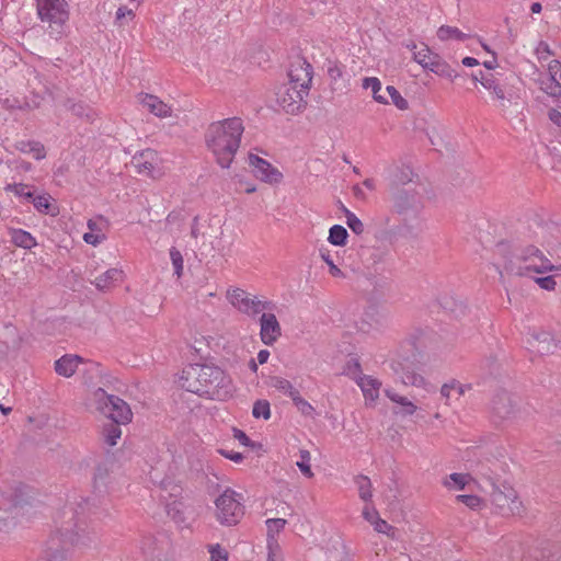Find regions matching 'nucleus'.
Instances as JSON below:
<instances>
[{
    "mask_svg": "<svg viewBox=\"0 0 561 561\" xmlns=\"http://www.w3.org/2000/svg\"><path fill=\"white\" fill-rule=\"evenodd\" d=\"M363 88L370 89L373 92V98L376 102L380 104H388V100L385 95L380 94L381 82L376 77H366L363 79Z\"/></svg>",
    "mask_w": 561,
    "mask_h": 561,
    "instance_id": "c85d7f7f",
    "label": "nucleus"
},
{
    "mask_svg": "<svg viewBox=\"0 0 561 561\" xmlns=\"http://www.w3.org/2000/svg\"><path fill=\"white\" fill-rule=\"evenodd\" d=\"M328 76L332 82H336L343 76V66L337 62H329Z\"/></svg>",
    "mask_w": 561,
    "mask_h": 561,
    "instance_id": "6e6d98bb",
    "label": "nucleus"
},
{
    "mask_svg": "<svg viewBox=\"0 0 561 561\" xmlns=\"http://www.w3.org/2000/svg\"><path fill=\"white\" fill-rule=\"evenodd\" d=\"M83 358L79 355L66 354L55 362L54 368L56 374L65 378H69L77 371Z\"/></svg>",
    "mask_w": 561,
    "mask_h": 561,
    "instance_id": "6ab92c4d",
    "label": "nucleus"
},
{
    "mask_svg": "<svg viewBox=\"0 0 561 561\" xmlns=\"http://www.w3.org/2000/svg\"><path fill=\"white\" fill-rule=\"evenodd\" d=\"M534 279H535L536 284H538V286L545 290H553L557 285L554 276H551V275L535 277Z\"/></svg>",
    "mask_w": 561,
    "mask_h": 561,
    "instance_id": "864d4df0",
    "label": "nucleus"
},
{
    "mask_svg": "<svg viewBox=\"0 0 561 561\" xmlns=\"http://www.w3.org/2000/svg\"><path fill=\"white\" fill-rule=\"evenodd\" d=\"M434 59L430 62L426 70L434 72L439 77H444L450 80H455L461 75L454 69L446 60H444L438 54L433 57Z\"/></svg>",
    "mask_w": 561,
    "mask_h": 561,
    "instance_id": "4be33fe9",
    "label": "nucleus"
},
{
    "mask_svg": "<svg viewBox=\"0 0 561 561\" xmlns=\"http://www.w3.org/2000/svg\"><path fill=\"white\" fill-rule=\"evenodd\" d=\"M375 531L379 534H385L388 537L394 538L396 535V528L391 526L387 520L379 517L377 520H375L373 525Z\"/></svg>",
    "mask_w": 561,
    "mask_h": 561,
    "instance_id": "09e8293b",
    "label": "nucleus"
},
{
    "mask_svg": "<svg viewBox=\"0 0 561 561\" xmlns=\"http://www.w3.org/2000/svg\"><path fill=\"white\" fill-rule=\"evenodd\" d=\"M170 259L174 268V274L180 278L183 273V256L182 253L174 247L170 249Z\"/></svg>",
    "mask_w": 561,
    "mask_h": 561,
    "instance_id": "49530a36",
    "label": "nucleus"
},
{
    "mask_svg": "<svg viewBox=\"0 0 561 561\" xmlns=\"http://www.w3.org/2000/svg\"><path fill=\"white\" fill-rule=\"evenodd\" d=\"M300 461H297V467L299 470L307 477L311 478L313 476L310 467V453L308 450H300Z\"/></svg>",
    "mask_w": 561,
    "mask_h": 561,
    "instance_id": "8fccbe9b",
    "label": "nucleus"
},
{
    "mask_svg": "<svg viewBox=\"0 0 561 561\" xmlns=\"http://www.w3.org/2000/svg\"><path fill=\"white\" fill-rule=\"evenodd\" d=\"M354 482L357 486L359 499L366 503L371 502L373 484L370 479L367 476L358 474L354 478Z\"/></svg>",
    "mask_w": 561,
    "mask_h": 561,
    "instance_id": "cd10ccee",
    "label": "nucleus"
},
{
    "mask_svg": "<svg viewBox=\"0 0 561 561\" xmlns=\"http://www.w3.org/2000/svg\"><path fill=\"white\" fill-rule=\"evenodd\" d=\"M437 36L440 41H448L450 38H455L457 41H465L467 35L462 33L459 28L448 25H443L437 31Z\"/></svg>",
    "mask_w": 561,
    "mask_h": 561,
    "instance_id": "f704fd0d",
    "label": "nucleus"
},
{
    "mask_svg": "<svg viewBox=\"0 0 561 561\" xmlns=\"http://www.w3.org/2000/svg\"><path fill=\"white\" fill-rule=\"evenodd\" d=\"M4 190L7 192L13 193L15 196L25 199L31 203L32 198H34V192L31 191V186L24 183H12L8 184Z\"/></svg>",
    "mask_w": 561,
    "mask_h": 561,
    "instance_id": "2f4dec72",
    "label": "nucleus"
},
{
    "mask_svg": "<svg viewBox=\"0 0 561 561\" xmlns=\"http://www.w3.org/2000/svg\"><path fill=\"white\" fill-rule=\"evenodd\" d=\"M312 66L306 59L298 58L290 65L288 84L309 91L312 81Z\"/></svg>",
    "mask_w": 561,
    "mask_h": 561,
    "instance_id": "f8f14e48",
    "label": "nucleus"
},
{
    "mask_svg": "<svg viewBox=\"0 0 561 561\" xmlns=\"http://www.w3.org/2000/svg\"><path fill=\"white\" fill-rule=\"evenodd\" d=\"M122 436L119 424L112 423L104 428V440L108 446H115Z\"/></svg>",
    "mask_w": 561,
    "mask_h": 561,
    "instance_id": "58836bf2",
    "label": "nucleus"
},
{
    "mask_svg": "<svg viewBox=\"0 0 561 561\" xmlns=\"http://www.w3.org/2000/svg\"><path fill=\"white\" fill-rule=\"evenodd\" d=\"M135 14L131 9L127 8L126 5H122L116 11L115 20L119 25H123V20L125 18H129L130 20L134 19Z\"/></svg>",
    "mask_w": 561,
    "mask_h": 561,
    "instance_id": "13d9d810",
    "label": "nucleus"
},
{
    "mask_svg": "<svg viewBox=\"0 0 561 561\" xmlns=\"http://www.w3.org/2000/svg\"><path fill=\"white\" fill-rule=\"evenodd\" d=\"M252 415L255 419L268 420L271 417V405L267 400L260 399L253 404Z\"/></svg>",
    "mask_w": 561,
    "mask_h": 561,
    "instance_id": "e433bc0d",
    "label": "nucleus"
},
{
    "mask_svg": "<svg viewBox=\"0 0 561 561\" xmlns=\"http://www.w3.org/2000/svg\"><path fill=\"white\" fill-rule=\"evenodd\" d=\"M153 150L142 151L138 157H134L133 163L137 168L139 174L151 175L154 170V164L151 161L154 157Z\"/></svg>",
    "mask_w": 561,
    "mask_h": 561,
    "instance_id": "a878e982",
    "label": "nucleus"
},
{
    "mask_svg": "<svg viewBox=\"0 0 561 561\" xmlns=\"http://www.w3.org/2000/svg\"><path fill=\"white\" fill-rule=\"evenodd\" d=\"M346 217V225L355 234H362L364 232V224L362 220L350 209L343 208Z\"/></svg>",
    "mask_w": 561,
    "mask_h": 561,
    "instance_id": "ea45409f",
    "label": "nucleus"
},
{
    "mask_svg": "<svg viewBox=\"0 0 561 561\" xmlns=\"http://www.w3.org/2000/svg\"><path fill=\"white\" fill-rule=\"evenodd\" d=\"M367 254L366 261L371 265L382 263L388 254V251L383 248H370L364 255Z\"/></svg>",
    "mask_w": 561,
    "mask_h": 561,
    "instance_id": "a19ab883",
    "label": "nucleus"
},
{
    "mask_svg": "<svg viewBox=\"0 0 561 561\" xmlns=\"http://www.w3.org/2000/svg\"><path fill=\"white\" fill-rule=\"evenodd\" d=\"M387 93L389 94L392 103L399 108V110H407L409 107L408 101L400 94V92L393 87L388 85L386 88Z\"/></svg>",
    "mask_w": 561,
    "mask_h": 561,
    "instance_id": "c03bdc74",
    "label": "nucleus"
},
{
    "mask_svg": "<svg viewBox=\"0 0 561 561\" xmlns=\"http://www.w3.org/2000/svg\"><path fill=\"white\" fill-rule=\"evenodd\" d=\"M437 54L432 51L428 46L424 45L420 50L413 53V60L416 61L423 69H427L433 57Z\"/></svg>",
    "mask_w": 561,
    "mask_h": 561,
    "instance_id": "c9c22d12",
    "label": "nucleus"
},
{
    "mask_svg": "<svg viewBox=\"0 0 561 561\" xmlns=\"http://www.w3.org/2000/svg\"><path fill=\"white\" fill-rule=\"evenodd\" d=\"M15 149L22 153H31L36 160H42L46 157V150L44 145L36 140L16 141Z\"/></svg>",
    "mask_w": 561,
    "mask_h": 561,
    "instance_id": "393cba45",
    "label": "nucleus"
},
{
    "mask_svg": "<svg viewBox=\"0 0 561 561\" xmlns=\"http://www.w3.org/2000/svg\"><path fill=\"white\" fill-rule=\"evenodd\" d=\"M363 518L374 525L375 520H377L380 516L378 511L371 504H366L362 512Z\"/></svg>",
    "mask_w": 561,
    "mask_h": 561,
    "instance_id": "5fc2aeb1",
    "label": "nucleus"
},
{
    "mask_svg": "<svg viewBox=\"0 0 561 561\" xmlns=\"http://www.w3.org/2000/svg\"><path fill=\"white\" fill-rule=\"evenodd\" d=\"M124 273L118 268H110L95 278L93 284L99 290H108L123 280Z\"/></svg>",
    "mask_w": 561,
    "mask_h": 561,
    "instance_id": "412c9836",
    "label": "nucleus"
},
{
    "mask_svg": "<svg viewBox=\"0 0 561 561\" xmlns=\"http://www.w3.org/2000/svg\"><path fill=\"white\" fill-rule=\"evenodd\" d=\"M495 252L502 257L503 273L510 276L533 277L534 274H543L554 270L552 262L536 245L512 247L510 242L501 241L496 244Z\"/></svg>",
    "mask_w": 561,
    "mask_h": 561,
    "instance_id": "f257e3e1",
    "label": "nucleus"
},
{
    "mask_svg": "<svg viewBox=\"0 0 561 561\" xmlns=\"http://www.w3.org/2000/svg\"><path fill=\"white\" fill-rule=\"evenodd\" d=\"M491 501L502 515H520L523 513V503L519 501L517 492L508 484L496 485L491 481Z\"/></svg>",
    "mask_w": 561,
    "mask_h": 561,
    "instance_id": "1a4fd4ad",
    "label": "nucleus"
},
{
    "mask_svg": "<svg viewBox=\"0 0 561 561\" xmlns=\"http://www.w3.org/2000/svg\"><path fill=\"white\" fill-rule=\"evenodd\" d=\"M233 437L243 446H252L250 437L241 430L234 428Z\"/></svg>",
    "mask_w": 561,
    "mask_h": 561,
    "instance_id": "680f3d73",
    "label": "nucleus"
},
{
    "mask_svg": "<svg viewBox=\"0 0 561 561\" xmlns=\"http://www.w3.org/2000/svg\"><path fill=\"white\" fill-rule=\"evenodd\" d=\"M265 524L267 527V537L274 538L275 534H278L285 528L287 520L284 518H268Z\"/></svg>",
    "mask_w": 561,
    "mask_h": 561,
    "instance_id": "a18cd8bd",
    "label": "nucleus"
},
{
    "mask_svg": "<svg viewBox=\"0 0 561 561\" xmlns=\"http://www.w3.org/2000/svg\"><path fill=\"white\" fill-rule=\"evenodd\" d=\"M36 10L42 22L48 23L50 34L60 36L69 20V4L66 0H36Z\"/></svg>",
    "mask_w": 561,
    "mask_h": 561,
    "instance_id": "423d86ee",
    "label": "nucleus"
},
{
    "mask_svg": "<svg viewBox=\"0 0 561 561\" xmlns=\"http://www.w3.org/2000/svg\"><path fill=\"white\" fill-rule=\"evenodd\" d=\"M11 239L16 247L26 250H30L37 244L36 239L28 231L23 229H13L11 231Z\"/></svg>",
    "mask_w": 561,
    "mask_h": 561,
    "instance_id": "bb28decb",
    "label": "nucleus"
},
{
    "mask_svg": "<svg viewBox=\"0 0 561 561\" xmlns=\"http://www.w3.org/2000/svg\"><path fill=\"white\" fill-rule=\"evenodd\" d=\"M482 79L484 80L482 87L493 94L494 99L499 101V107L505 111L511 104V95H506L504 80L494 73H488Z\"/></svg>",
    "mask_w": 561,
    "mask_h": 561,
    "instance_id": "dca6fc26",
    "label": "nucleus"
},
{
    "mask_svg": "<svg viewBox=\"0 0 561 561\" xmlns=\"http://www.w3.org/2000/svg\"><path fill=\"white\" fill-rule=\"evenodd\" d=\"M248 159L253 174L259 180L271 184L282 181L283 174L265 159L253 153H250Z\"/></svg>",
    "mask_w": 561,
    "mask_h": 561,
    "instance_id": "ddd939ff",
    "label": "nucleus"
},
{
    "mask_svg": "<svg viewBox=\"0 0 561 561\" xmlns=\"http://www.w3.org/2000/svg\"><path fill=\"white\" fill-rule=\"evenodd\" d=\"M451 382H453L454 391H456L458 394V397H457L458 399L461 396H463L467 390L471 389V385H462L457 380H451Z\"/></svg>",
    "mask_w": 561,
    "mask_h": 561,
    "instance_id": "0e129e2a",
    "label": "nucleus"
},
{
    "mask_svg": "<svg viewBox=\"0 0 561 561\" xmlns=\"http://www.w3.org/2000/svg\"><path fill=\"white\" fill-rule=\"evenodd\" d=\"M83 240L88 244L95 247V245L100 244L103 240H105V234L104 233L85 232L83 234Z\"/></svg>",
    "mask_w": 561,
    "mask_h": 561,
    "instance_id": "bf43d9fd",
    "label": "nucleus"
},
{
    "mask_svg": "<svg viewBox=\"0 0 561 561\" xmlns=\"http://www.w3.org/2000/svg\"><path fill=\"white\" fill-rule=\"evenodd\" d=\"M549 119L558 127H561V112L556 108H551L548 112Z\"/></svg>",
    "mask_w": 561,
    "mask_h": 561,
    "instance_id": "69168bd1",
    "label": "nucleus"
},
{
    "mask_svg": "<svg viewBox=\"0 0 561 561\" xmlns=\"http://www.w3.org/2000/svg\"><path fill=\"white\" fill-rule=\"evenodd\" d=\"M491 409L500 420H510L516 416L517 402L510 392L502 390L492 399Z\"/></svg>",
    "mask_w": 561,
    "mask_h": 561,
    "instance_id": "4468645a",
    "label": "nucleus"
},
{
    "mask_svg": "<svg viewBox=\"0 0 561 561\" xmlns=\"http://www.w3.org/2000/svg\"><path fill=\"white\" fill-rule=\"evenodd\" d=\"M309 91L291 84H283L276 93L277 103L288 114H298L306 105Z\"/></svg>",
    "mask_w": 561,
    "mask_h": 561,
    "instance_id": "9b49d317",
    "label": "nucleus"
},
{
    "mask_svg": "<svg viewBox=\"0 0 561 561\" xmlns=\"http://www.w3.org/2000/svg\"><path fill=\"white\" fill-rule=\"evenodd\" d=\"M260 327V337L265 345H273L282 335L280 324L272 312L261 313Z\"/></svg>",
    "mask_w": 561,
    "mask_h": 561,
    "instance_id": "2eb2a0df",
    "label": "nucleus"
},
{
    "mask_svg": "<svg viewBox=\"0 0 561 561\" xmlns=\"http://www.w3.org/2000/svg\"><path fill=\"white\" fill-rule=\"evenodd\" d=\"M393 209L404 222L417 219L423 209L419 194L414 191L401 190L393 196Z\"/></svg>",
    "mask_w": 561,
    "mask_h": 561,
    "instance_id": "9d476101",
    "label": "nucleus"
},
{
    "mask_svg": "<svg viewBox=\"0 0 561 561\" xmlns=\"http://www.w3.org/2000/svg\"><path fill=\"white\" fill-rule=\"evenodd\" d=\"M293 402L304 416L314 417V408L300 396V392L293 399Z\"/></svg>",
    "mask_w": 561,
    "mask_h": 561,
    "instance_id": "79ce46f5",
    "label": "nucleus"
},
{
    "mask_svg": "<svg viewBox=\"0 0 561 561\" xmlns=\"http://www.w3.org/2000/svg\"><path fill=\"white\" fill-rule=\"evenodd\" d=\"M210 561H227L228 554L227 552L217 545L216 547H210Z\"/></svg>",
    "mask_w": 561,
    "mask_h": 561,
    "instance_id": "4d7b16f0",
    "label": "nucleus"
},
{
    "mask_svg": "<svg viewBox=\"0 0 561 561\" xmlns=\"http://www.w3.org/2000/svg\"><path fill=\"white\" fill-rule=\"evenodd\" d=\"M320 256L329 265L330 273L333 276H341L342 275V271L333 263V260L331 257V254H330L329 250L320 249Z\"/></svg>",
    "mask_w": 561,
    "mask_h": 561,
    "instance_id": "3c124183",
    "label": "nucleus"
},
{
    "mask_svg": "<svg viewBox=\"0 0 561 561\" xmlns=\"http://www.w3.org/2000/svg\"><path fill=\"white\" fill-rule=\"evenodd\" d=\"M348 237L347 230L341 225H334L329 230L328 241L336 247H343L346 244Z\"/></svg>",
    "mask_w": 561,
    "mask_h": 561,
    "instance_id": "c756f323",
    "label": "nucleus"
},
{
    "mask_svg": "<svg viewBox=\"0 0 561 561\" xmlns=\"http://www.w3.org/2000/svg\"><path fill=\"white\" fill-rule=\"evenodd\" d=\"M31 203L38 213L55 215V207L50 203V196L48 194L35 195Z\"/></svg>",
    "mask_w": 561,
    "mask_h": 561,
    "instance_id": "7c9ffc66",
    "label": "nucleus"
},
{
    "mask_svg": "<svg viewBox=\"0 0 561 561\" xmlns=\"http://www.w3.org/2000/svg\"><path fill=\"white\" fill-rule=\"evenodd\" d=\"M548 71L550 75L551 84H554V89H559V92L551 91L552 95H561V62L559 60H551L548 65Z\"/></svg>",
    "mask_w": 561,
    "mask_h": 561,
    "instance_id": "473e14b6",
    "label": "nucleus"
},
{
    "mask_svg": "<svg viewBox=\"0 0 561 561\" xmlns=\"http://www.w3.org/2000/svg\"><path fill=\"white\" fill-rule=\"evenodd\" d=\"M272 386L279 392L288 396L291 400L299 393V390L296 389L289 380L282 377H274Z\"/></svg>",
    "mask_w": 561,
    "mask_h": 561,
    "instance_id": "72a5a7b5",
    "label": "nucleus"
},
{
    "mask_svg": "<svg viewBox=\"0 0 561 561\" xmlns=\"http://www.w3.org/2000/svg\"><path fill=\"white\" fill-rule=\"evenodd\" d=\"M181 503L173 502L172 504L168 505V515L175 522V523H183L185 520V517L182 513V511L179 508Z\"/></svg>",
    "mask_w": 561,
    "mask_h": 561,
    "instance_id": "603ef678",
    "label": "nucleus"
},
{
    "mask_svg": "<svg viewBox=\"0 0 561 561\" xmlns=\"http://www.w3.org/2000/svg\"><path fill=\"white\" fill-rule=\"evenodd\" d=\"M385 394L392 402L401 405L399 411H394V413L400 414L402 416H410L415 413L417 407L411 402L407 397L398 394L393 389L387 388L385 389Z\"/></svg>",
    "mask_w": 561,
    "mask_h": 561,
    "instance_id": "b1692460",
    "label": "nucleus"
},
{
    "mask_svg": "<svg viewBox=\"0 0 561 561\" xmlns=\"http://www.w3.org/2000/svg\"><path fill=\"white\" fill-rule=\"evenodd\" d=\"M92 400L96 411L111 419L113 423L127 424L131 421L129 405L119 397L108 394L103 388L93 391Z\"/></svg>",
    "mask_w": 561,
    "mask_h": 561,
    "instance_id": "39448f33",
    "label": "nucleus"
},
{
    "mask_svg": "<svg viewBox=\"0 0 561 561\" xmlns=\"http://www.w3.org/2000/svg\"><path fill=\"white\" fill-rule=\"evenodd\" d=\"M456 501L465 504L467 507L474 511L480 510L483 504V500L474 494L457 495Z\"/></svg>",
    "mask_w": 561,
    "mask_h": 561,
    "instance_id": "37998d69",
    "label": "nucleus"
},
{
    "mask_svg": "<svg viewBox=\"0 0 561 561\" xmlns=\"http://www.w3.org/2000/svg\"><path fill=\"white\" fill-rule=\"evenodd\" d=\"M451 391H454V388H453V382H447V383H444L440 388V394L443 398L446 399V401L449 400L450 396H451Z\"/></svg>",
    "mask_w": 561,
    "mask_h": 561,
    "instance_id": "338daca9",
    "label": "nucleus"
},
{
    "mask_svg": "<svg viewBox=\"0 0 561 561\" xmlns=\"http://www.w3.org/2000/svg\"><path fill=\"white\" fill-rule=\"evenodd\" d=\"M448 480H446L444 482L445 486L447 488H451V482L454 483V485L458 489V490H463L466 488V485L472 480V477L468 473H451L449 477H448Z\"/></svg>",
    "mask_w": 561,
    "mask_h": 561,
    "instance_id": "4c0bfd02",
    "label": "nucleus"
},
{
    "mask_svg": "<svg viewBox=\"0 0 561 561\" xmlns=\"http://www.w3.org/2000/svg\"><path fill=\"white\" fill-rule=\"evenodd\" d=\"M357 385L360 387L366 400L376 401L379 397V389L381 382L368 375H363L357 379Z\"/></svg>",
    "mask_w": 561,
    "mask_h": 561,
    "instance_id": "5701e85b",
    "label": "nucleus"
},
{
    "mask_svg": "<svg viewBox=\"0 0 561 561\" xmlns=\"http://www.w3.org/2000/svg\"><path fill=\"white\" fill-rule=\"evenodd\" d=\"M241 494L227 488L215 501L216 518L224 526L237 525L244 515Z\"/></svg>",
    "mask_w": 561,
    "mask_h": 561,
    "instance_id": "0eeeda50",
    "label": "nucleus"
},
{
    "mask_svg": "<svg viewBox=\"0 0 561 561\" xmlns=\"http://www.w3.org/2000/svg\"><path fill=\"white\" fill-rule=\"evenodd\" d=\"M64 106L76 117L85 122H93L98 116L96 111L83 101H77L69 98L65 101Z\"/></svg>",
    "mask_w": 561,
    "mask_h": 561,
    "instance_id": "aec40b11",
    "label": "nucleus"
},
{
    "mask_svg": "<svg viewBox=\"0 0 561 561\" xmlns=\"http://www.w3.org/2000/svg\"><path fill=\"white\" fill-rule=\"evenodd\" d=\"M87 226H88V228L90 230L89 232L102 233V228L99 226L98 220L89 219L88 222H87Z\"/></svg>",
    "mask_w": 561,
    "mask_h": 561,
    "instance_id": "774afa93",
    "label": "nucleus"
},
{
    "mask_svg": "<svg viewBox=\"0 0 561 561\" xmlns=\"http://www.w3.org/2000/svg\"><path fill=\"white\" fill-rule=\"evenodd\" d=\"M219 453L227 459H230L237 463L243 460V455L238 451L220 449Z\"/></svg>",
    "mask_w": 561,
    "mask_h": 561,
    "instance_id": "e2e57ef3",
    "label": "nucleus"
},
{
    "mask_svg": "<svg viewBox=\"0 0 561 561\" xmlns=\"http://www.w3.org/2000/svg\"><path fill=\"white\" fill-rule=\"evenodd\" d=\"M527 340L533 350L540 355H548L556 351L557 342L553 335L547 331H533Z\"/></svg>",
    "mask_w": 561,
    "mask_h": 561,
    "instance_id": "f3484780",
    "label": "nucleus"
},
{
    "mask_svg": "<svg viewBox=\"0 0 561 561\" xmlns=\"http://www.w3.org/2000/svg\"><path fill=\"white\" fill-rule=\"evenodd\" d=\"M228 301L241 313L255 318L263 311L272 310L274 305L270 300L259 299L241 288L227 291Z\"/></svg>",
    "mask_w": 561,
    "mask_h": 561,
    "instance_id": "6e6552de",
    "label": "nucleus"
},
{
    "mask_svg": "<svg viewBox=\"0 0 561 561\" xmlns=\"http://www.w3.org/2000/svg\"><path fill=\"white\" fill-rule=\"evenodd\" d=\"M179 382L188 392L215 400H226L233 390L230 377L220 367L207 364L186 366Z\"/></svg>",
    "mask_w": 561,
    "mask_h": 561,
    "instance_id": "f03ea898",
    "label": "nucleus"
},
{
    "mask_svg": "<svg viewBox=\"0 0 561 561\" xmlns=\"http://www.w3.org/2000/svg\"><path fill=\"white\" fill-rule=\"evenodd\" d=\"M402 383L421 387L424 383V378L414 371H403L399 375Z\"/></svg>",
    "mask_w": 561,
    "mask_h": 561,
    "instance_id": "de8ad7c7",
    "label": "nucleus"
},
{
    "mask_svg": "<svg viewBox=\"0 0 561 561\" xmlns=\"http://www.w3.org/2000/svg\"><path fill=\"white\" fill-rule=\"evenodd\" d=\"M138 99L140 104L157 117L165 118L171 116V106L158 96L148 93H140Z\"/></svg>",
    "mask_w": 561,
    "mask_h": 561,
    "instance_id": "a211bd4d",
    "label": "nucleus"
},
{
    "mask_svg": "<svg viewBox=\"0 0 561 561\" xmlns=\"http://www.w3.org/2000/svg\"><path fill=\"white\" fill-rule=\"evenodd\" d=\"M71 519L66 525H61L57 533L49 538L41 561H66L65 551L69 546H87L90 542V538L84 537L85 528L82 527L84 523L79 517L80 513L71 512Z\"/></svg>",
    "mask_w": 561,
    "mask_h": 561,
    "instance_id": "20e7f679",
    "label": "nucleus"
},
{
    "mask_svg": "<svg viewBox=\"0 0 561 561\" xmlns=\"http://www.w3.org/2000/svg\"><path fill=\"white\" fill-rule=\"evenodd\" d=\"M243 131V122L239 117L209 124L205 133V142L221 168L227 169L231 165L240 147Z\"/></svg>",
    "mask_w": 561,
    "mask_h": 561,
    "instance_id": "7ed1b4c3",
    "label": "nucleus"
},
{
    "mask_svg": "<svg viewBox=\"0 0 561 561\" xmlns=\"http://www.w3.org/2000/svg\"><path fill=\"white\" fill-rule=\"evenodd\" d=\"M536 54L539 59H546L548 56L552 55V51L549 44L541 41L536 48Z\"/></svg>",
    "mask_w": 561,
    "mask_h": 561,
    "instance_id": "052dcab7",
    "label": "nucleus"
}]
</instances>
